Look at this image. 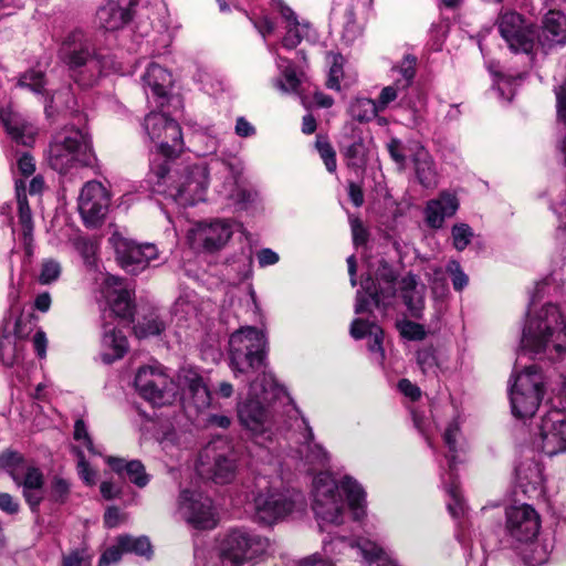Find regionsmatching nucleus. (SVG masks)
<instances>
[{"label": "nucleus", "instance_id": "obj_30", "mask_svg": "<svg viewBox=\"0 0 566 566\" xmlns=\"http://www.w3.org/2000/svg\"><path fill=\"white\" fill-rule=\"evenodd\" d=\"M25 186L22 180L15 181V192H17V203H18V217H19V227H20V240L23 244V248H30L33 241V221L32 213L29 207L27 195H25Z\"/></svg>", "mask_w": 566, "mask_h": 566}, {"label": "nucleus", "instance_id": "obj_41", "mask_svg": "<svg viewBox=\"0 0 566 566\" xmlns=\"http://www.w3.org/2000/svg\"><path fill=\"white\" fill-rule=\"evenodd\" d=\"M525 547L521 551L524 563L528 566H539L548 559L546 547L534 539L524 543Z\"/></svg>", "mask_w": 566, "mask_h": 566}, {"label": "nucleus", "instance_id": "obj_56", "mask_svg": "<svg viewBox=\"0 0 566 566\" xmlns=\"http://www.w3.org/2000/svg\"><path fill=\"white\" fill-rule=\"evenodd\" d=\"M473 237L472 229L465 223L455 224L452 228L454 248H465L472 244Z\"/></svg>", "mask_w": 566, "mask_h": 566}, {"label": "nucleus", "instance_id": "obj_28", "mask_svg": "<svg viewBox=\"0 0 566 566\" xmlns=\"http://www.w3.org/2000/svg\"><path fill=\"white\" fill-rule=\"evenodd\" d=\"M150 253H144V250H116V260L120 268L128 273L137 274L147 266H157L159 255L157 250H148Z\"/></svg>", "mask_w": 566, "mask_h": 566}, {"label": "nucleus", "instance_id": "obj_44", "mask_svg": "<svg viewBox=\"0 0 566 566\" xmlns=\"http://www.w3.org/2000/svg\"><path fill=\"white\" fill-rule=\"evenodd\" d=\"M108 242L113 245V248H155L154 243H137L133 238L129 237L128 230L126 228L119 229L117 227H113Z\"/></svg>", "mask_w": 566, "mask_h": 566}, {"label": "nucleus", "instance_id": "obj_25", "mask_svg": "<svg viewBox=\"0 0 566 566\" xmlns=\"http://www.w3.org/2000/svg\"><path fill=\"white\" fill-rule=\"evenodd\" d=\"M0 120L3 124L8 135L17 143L30 146L34 140L33 127L28 124L11 107H2L0 109Z\"/></svg>", "mask_w": 566, "mask_h": 566}, {"label": "nucleus", "instance_id": "obj_18", "mask_svg": "<svg viewBox=\"0 0 566 566\" xmlns=\"http://www.w3.org/2000/svg\"><path fill=\"white\" fill-rule=\"evenodd\" d=\"M539 430L541 449L545 454L553 457L566 452V417L562 411L545 415Z\"/></svg>", "mask_w": 566, "mask_h": 566}, {"label": "nucleus", "instance_id": "obj_63", "mask_svg": "<svg viewBox=\"0 0 566 566\" xmlns=\"http://www.w3.org/2000/svg\"><path fill=\"white\" fill-rule=\"evenodd\" d=\"M124 549L117 543L116 546L108 547L101 556L98 566H109L111 564L117 563L123 555Z\"/></svg>", "mask_w": 566, "mask_h": 566}, {"label": "nucleus", "instance_id": "obj_2", "mask_svg": "<svg viewBox=\"0 0 566 566\" xmlns=\"http://www.w3.org/2000/svg\"><path fill=\"white\" fill-rule=\"evenodd\" d=\"M61 53L74 81L83 87L95 84L103 73L116 70L114 59L97 52L93 41L81 30L65 38Z\"/></svg>", "mask_w": 566, "mask_h": 566}, {"label": "nucleus", "instance_id": "obj_60", "mask_svg": "<svg viewBox=\"0 0 566 566\" xmlns=\"http://www.w3.org/2000/svg\"><path fill=\"white\" fill-rule=\"evenodd\" d=\"M398 87L400 85H389L381 90L378 101L376 102V106L379 112H382L391 102H394L398 96Z\"/></svg>", "mask_w": 566, "mask_h": 566}, {"label": "nucleus", "instance_id": "obj_14", "mask_svg": "<svg viewBox=\"0 0 566 566\" xmlns=\"http://www.w3.org/2000/svg\"><path fill=\"white\" fill-rule=\"evenodd\" d=\"M497 25L501 36L513 52H532L537 36L532 22H527L515 11H507L500 15Z\"/></svg>", "mask_w": 566, "mask_h": 566}, {"label": "nucleus", "instance_id": "obj_47", "mask_svg": "<svg viewBox=\"0 0 566 566\" xmlns=\"http://www.w3.org/2000/svg\"><path fill=\"white\" fill-rule=\"evenodd\" d=\"M18 85L23 88H29L35 94H42L45 86L44 74L35 70L27 71L19 77Z\"/></svg>", "mask_w": 566, "mask_h": 566}, {"label": "nucleus", "instance_id": "obj_31", "mask_svg": "<svg viewBox=\"0 0 566 566\" xmlns=\"http://www.w3.org/2000/svg\"><path fill=\"white\" fill-rule=\"evenodd\" d=\"M107 463L119 476H126L138 488H145L149 482V475L139 460L127 461L123 458L109 457Z\"/></svg>", "mask_w": 566, "mask_h": 566}, {"label": "nucleus", "instance_id": "obj_21", "mask_svg": "<svg viewBox=\"0 0 566 566\" xmlns=\"http://www.w3.org/2000/svg\"><path fill=\"white\" fill-rule=\"evenodd\" d=\"M138 0H106L98 8L96 20L99 28L116 31L125 27L133 18V8Z\"/></svg>", "mask_w": 566, "mask_h": 566}, {"label": "nucleus", "instance_id": "obj_6", "mask_svg": "<svg viewBox=\"0 0 566 566\" xmlns=\"http://www.w3.org/2000/svg\"><path fill=\"white\" fill-rule=\"evenodd\" d=\"M268 339L256 327L245 326L229 338V366L235 377L249 379L266 366Z\"/></svg>", "mask_w": 566, "mask_h": 566}, {"label": "nucleus", "instance_id": "obj_23", "mask_svg": "<svg viewBox=\"0 0 566 566\" xmlns=\"http://www.w3.org/2000/svg\"><path fill=\"white\" fill-rule=\"evenodd\" d=\"M18 486H22V495L29 504L32 512H38L43 501L42 489L44 486V475L34 464L24 468L23 473L18 480L13 481Z\"/></svg>", "mask_w": 566, "mask_h": 566}, {"label": "nucleus", "instance_id": "obj_39", "mask_svg": "<svg viewBox=\"0 0 566 566\" xmlns=\"http://www.w3.org/2000/svg\"><path fill=\"white\" fill-rule=\"evenodd\" d=\"M376 280L378 281V290L384 297H394L396 294L395 282L397 274L395 270L384 261L379 262V266L375 270Z\"/></svg>", "mask_w": 566, "mask_h": 566}, {"label": "nucleus", "instance_id": "obj_10", "mask_svg": "<svg viewBox=\"0 0 566 566\" xmlns=\"http://www.w3.org/2000/svg\"><path fill=\"white\" fill-rule=\"evenodd\" d=\"M144 129L156 144L158 156L170 159L178 156L184 148L179 124L164 113L150 112L144 120Z\"/></svg>", "mask_w": 566, "mask_h": 566}, {"label": "nucleus", "instance_id": "obj_16", "mask_svg": "<svg viewBox=\"0 0 566 566\" xmlns=\"http://www.w3.org/2000/svg\"><path fill=\"white\" fill-rule=\"evenodd\" d=\"M506 531L518 543L535 539L539 532L541 521L537 512L527 504L511 506L506 510Z\"/></svg>", "mask_w": 566, "mask_h": 566}, {"label": "nucleus", "instance_id": "obj_64", "mask_svg": "<svg viewBox=\"0 0 566 566\" xmlns=\"http://www.w3.org/2000/svg\"><path fill=\"white\" fill-rule=\"evenodd\" d=\"M125 520V515L120 513L116 506H109L104 514V524L108 528L116 527Z\"/></svg>", "mask_w": 566, "mask_h": 566}, {"label": "nucleus", "instance_id": "obj_1", "mask_svg": "<svg viewBox=\"0 0 566 566\" xmlns=\"http://www.w3.org/2000/svg\"><path fill=\"white\" fill-rule=\"evenodd\" d=\"M208 176V168L202 164L172 167L168 159L157 158L150 164V180L155 190L184 207L205 200Z\"/></svg>", "mask_w": 566, "mask_h": 566}, {"label": "nucleus", "instance_id": "obj_57", "mask_svg": "<svg viewBox=\"0 0 566 566\" xmlns=\"http://www.w3.org/2000/svg\"><path fill=\"white\" fill-rule=\"evenodd\" d=\"M233 201L238 205L247 206L249 203H253L258 200L259 193L258 191L253 189H247L241 187H235L234 190H232L228 195Z\"/></svg>", "mask_w": 566, "mask_h": 566}, {"label": "nucleus", "instance_id": "obj_62", "mask_svg": "<svg viewBox=\"0 0 566 566\" xmlns=\"http://www.w3.org/2000/svg\"><path fill=\"white\" fill-rule=\"evenodd\" d=\"M350 221V228H352V234L355 245H363L367 241V230L364 227L363 222L358 218H352Z\"/></svg>", "mask_w": 566, "mask_h": 566}, {"label": "nucleus", "instance_id": "obj_54", "mask_svg": "<svg viewBox=\"0 0 566 566\" xmlns=\"http://www.w3.org/2000/svg\"><path fill=\"white\" fill-rule=\"evenodd\" d=\"M447 272L451 276L452 286L455 291L461 292L469 284V276L463 272L458 261H449Z\"/></svg>", "mask_w": 566, "mask_h": 566}, {"label": "nucleus", "instance_id": "obj_22", "mask_svg": "<svg viewBox=\"0 0 566 566\" xmlns=\"http://www.w3.org/2000/svg\"><path fill=\"white\" fill-rule=\"evenodd\" d=\"M143 87L147 98H153L157 107H163L167 99L168 90L171 86V74L159 64L151 63L142 77Z\"/></svg>", "mask_w": 566, "mask_h": 566}, {"label": "nucleus", "instance_id": "obj_33", "mask_svg": "<svg viewBox=\"0 0 566 566\" xmlns=\"http://www.w3.org/2000/svg\"><path fill=\"white\" fill-rule=\"evenodd\" d=\"M412 161L419 182L427 188L434 186L436 170L429 153L423 147L417 146Z\"/></svg>", "mask_w": 566, "mask_h": 566}, {"label": "nucleus", "instance_id": "obj_27", "mask_svg": "<svg viewBox=\"0 0 566 566\" xmlns=\"http://www.w3.org/2000/svg\"><path fill=\"white\" fill-rule=\"evenodd\" d=\"M536 38L547 46L564 44L566 42V17L564 13L558 10L548 11L543 19L542 33Z\"/></svg>", "mask_w": 566, "mask_h": 566}, {"label": "nucleus", "instance_id": "obj_48", "mask_svg": "<svg viewBox=\"0 0 566 566\" xmlns=\"http://www.w3.org/2000/svg\"><path fill=\"white\" fill-rule=\"evenodd\" d=\"M556 98L558 118L566 123V82L558 91H556ZM557 149L563 158L564 165L566 166V132L558 142Z\"/></svg>", "mask_w": 566, "mask_h": 566}, {"label": "nucleus", "instance_id": "obj_45", "mask_svg": "<svg viewBox=\"0 0 566 566\" xmlns=\"http://www.w3.org/2000/svg\"><path fill=\"white\" fill-rule=\"evenodd\" d=\"M416 56L409 54L403 57L398 66L394 67V70L401 75V78L396 81V85H400L401 88H407L412 83L416 74Z\"/></svg>", "mask_w": 566, "mask_h": 566}, {"label": "nucleus", "instance_id": "obj_34", "mask_svg": "<svg viewBox=\"0 0 566 566\" xmlns=\"http://www.w3.org/2000/svg\"><path fill=\"white\" fill-rule=\"evenodd\" d=\"M342 489L347 496L348 506L353 511L355 518L359 520L365 514V492L363 488L354 479L345 476L342 481Z\"/></svg>", "mask_w": 566, "mask_h": 566}, {"label": "nucleus", "instance_id": "obj_55", "mask_svg": "<svg viewBox=\"0 0 566 566\" xmlns=\"http://www.w3.org/2000/svg\"><path fill=\"white\" fill-rule=\"evenodd\" d=\"M343 56L337 54L333 56V63L329 67L326 86L331 90H340V78L343 77Z\"/></svg>", "mask_w": 566, "mask_h": 566}, {"label": "nucleus", "instance_id": "obj_19", "mask_svg": "<svg viewBox=\"0 0 566 566\" xmlns=\"http://www.w3.org/2000/svg\"><path fill=\"white\" fill-rule=\"evenodd\" d=\"M294 502L280 492L260 493L254 499L255 520L271 525L293 511Z\"/></svg>", "mask_w": 566, "mask_h": 566}, {"label": "nucleus", "instance_id": "obj_20", "mask_svg": "<svg viewBox=\"0 0 566 566\" xmlns=\"http://www.w3.org/2000/svg\"><path fill=\"white\" fill-rule=\"evenodd\" d=\"M102 296L111 307L109 315L128 318L133 316L134 304L132 294L123 287L122 280L114 275H106L101 285Z\"/></svg>", "mask_w": 566, "mask_h": 566}, {"label": "nucleus", "instance_id": "obj_42", "mask_svg": "<svg viewBox=\"0 0 566 566\" xmlns=\"http://www.w3.org/2000/svg\"><path fill=\"white\" fill-rule=\"evenodd\" d=\"M164 329L165 324L154 314L144 316L134 326V333L138 338L159 335Z\"/></svg>", "mask_w": 566, "mask_h": 566}, {"label": "nucleus", "instance_id": "obj_40", "mask_svg": "<svg viewBox=\"0 0 566 566\" xmlns=\"http://www.w3.org/2000/svg\"><path fill=\"white\" fill-rule=\"evenodd\" d=\"M70 494V481L60 475H54L50 481L48 500L54 504L63 505L67 502Z\"/></svg>", "mask_w": 566, "mask_h": 566}, {"label": "nucleus", "instance_id": "obj_52", "mask_svg": "<svg viewBox=\"0 0 566 566\" xmlns=\"http://www.w3.org/2000/svg\"><path fill=\"white\" fill-rule=\"evenodd\" d=\"M361 552L364 557L369 560V566H396L375 544L366 543L361 547Z\"/></svg>", "mask_w": 566, "mask_h": 566}, {"label": "nucleus", "instance_id": "obj_24", "mask_svg": "<svg viewBox=\"0 0 566 566\" xmlns=\"http://www.w3.org/2000/svg\"><path fill=\"white\" fill-rule=\"evenodd\" d=\"M179 381L189 405H192L198 411L210 406V391L197 371L191 369L182 370L179 375Z\"/></svg>", "mask_w": 566, "mask_h": 566}, {"label": "nucleus", "instance_id": "obj_5", "mask_svg": "<svg viewBox=\"0 0 566 566\" xmlns=\"http://www.w3.org/2000/svg\"><path fill=\"white\" fill-rule=\"evenodd\" d=\"M556 353L557 357L566 354V324L555 304H546L536 315L527 321L523 329L521 349L534 354Z\"/></svg>", "mask_w": 566, "mask_h": 566}, {"label": "nucleus", "instance_id": "obj_35", "mask_svg": "<svg viewBox=\"0 0 566 566\" xmlns=\"http://www.w3.org/2000/svg\"><path fill=\"white\" fill-rule=\"evenodd\" d=\"M276 65L282 71V76L274 81V86L282 93H298L301 80L292 64L286 59L277 56Z\"/></svg>", "mask_w": 566, "mask_h": 566}, {"label": "nucleus", "instance_id": "obj_9", "mask_svg": "<svg viewBox=\"0 0 566 566\" xmlns=\"http://www.w3.org/2000/svg\"><path fill=\"white\" fill-rule=\"evenodd\" d=\"M233 449L224 440L208 443L200 452L197 472L214 483L224 484L234 478L237 464Z\"/></svg>", "mask_w": 566, "mask_h": 566}, {"label": "nucleus", "instance_id": "obj_11", "mask_svg": "<svg viewBox=\"0 0 566 566\" xmlns=\"http://www.w3.org/2000/svg\"><path fill=\"white\" fill-rule=\"evenodd\" d=\"M269 541L265 537L243 528L231 530L222 542L221 553L226 560L241 566L266 552Z\"/></svg>", "mask_w": 566, "mask_h": 566}, {"label": "nucleus", "instance_id": "obj_50", "mask_svg": "<svg viewBox=\"0 0 566 566\" xmlns=\"http://www.w3.org/2000/svg\"><path fill=\"white\" fill-rule=\"evenodd\" d=\"M315 147L329 172L336 170V153L327 138L317 136Z\"/></svg>", "mask_w": 566, "mask_h": 566}, {"label": "nucleus", "instance_id": "obj_46", "mask_svg": "<svg viewBox=\"0 0 566 566\" xmlns=\"http://www.w3.org/2000/svg\"><path fill=\"white\" fill-rule=\"evenodd\" d=\"M417 364L424 375H436L438 360L436 349L432 346H424L417 352Z\"/></svg>", "mask_w": 566, "mask_h": 566}, {"label": "nucleus", "instance_id": "obj_43", "mask_svg": "<svg viewBox=\"0 0 566 566\" xmlns=\"http://www.w3.org/2000/svg\"><path fill=\"white\" fill-rule=\"evenodd\" d=\"M390 297H384L380 293V290L376 289L374 292L368 294H364L361 292H357L355 312L357 314L364 312H370L373 306L380 307L386 305V300Z\"/></svg>", "mask_w": 566, "mask_h": 566}, {"label": "nucleus", "instance_id": "obj_13", "mask_svg": "<svg viewBox=\"0 0 566 566\" xmlns=\"http://www.w3.org/2000/svg\"><path fill=\"white\" fill-rule=\"evenodd\" d=\"M111 205L108 190L96 180L86 182L78 196L77 209L86 228L96 229L104 223Z\"/></svg>", "mask_w": 566, "mask_h": 566}, {"label": "nucleus", "instance_id": "obj_59", "mask_svg": "<svg viewBox=\"0 0 566 566\" xmlns=\"http://www.w3.org/2000/svg\"><path fill=\"white\" fill-rule=\"evenodd\" d=\"M378 331L379 327L375 324H369L368 322L364 321V319H354L352 325H350V335L355 338V339H361L364 338L367 334L371 335L374 333V331Z\"/></svg>", "mask_w": 566, "mask_h": 566}, {"label": "nucleus", "instance_id": "obj_7", "mask_svg": "<svg viewBox=\"0 0 566 566\" xmlns=\"http://www.w3.org/2000/svg\"><path fill=\"white\" fill-rule=\"evenodd\" d=\"M187 243L195 248H222L227 243L240 244L243 248H252L258 243L256 239L248 233L242 224L232 221L217 220L209 224H190L186 231Z\"/></svg>", "mask_w": 566, "mask_h": 566}, {"label": "nucleus", "instance_id": "obj_38", "mask_svg": "<svg viewBox=\"0 0 566 566\" xmlns=\"http://www.w3.org/2000/svg\"><path fill=\"white\" fill-rule=\"evenodd\" d=\"M378 113L379 109L376 106V101L371 98H355L349 105L350 116L360 123L370 122L378 115Z\"/></svg>", "mask_w": 566, "mask_h": 566}, {"label": "nucleus", "instance_id": "obj_15", "mask_svg": "<svg viewBox=\"0 0 566 566\" xmlns=\"http://www.w3.org/2000/svg\"><path fill=\"white\" fill-rule=\"evenodd\" d=\"M135 387L146 400L154 405H164L167 392L172 389V381L160 367L144 366L136 374Z\"/></svg>", "mask_w": 566, "mask_h": 566}, {"label": "nucleus", "instance_id": "obj_37", "mask_svg": "<svg viewBox=\"0 0 566 566\" xmlns=\"http://www.w3.org/2000/svg\"><path fill=\"white\" fill-rule=\"evenodd\" d=\"M117 543L125 553H134L146 558L153 555V547L147 536L133 537L130 535H120Z\"/></svg>", "mask_w": 566, "mask_h": 566}, {"label": "nucleus", "instance_id": "obj_49", "mask_svg": "<svg viewBox=\"0 0 566 566\" xmlns=\"http://www.w3.org/2000/svg\"><path fill=\"white\" fill-rule=\"evenodd\" d=\"M345 157L348 160V165L352 167H360L366 161L367 148L361 138L353 142L346 147Z\"/></svg>", "mask_w": 566, "mask_h": 566}, {"label": "nucleus", "instance_id": "obj_36", "mask_svg": "<svg viewBox=\"0 0 566 566\" xmlns=\"http://www.w3.org/2000/svg\"><path fill=\"white\" fill-rule=\"evenodd\" d=\"M29 463L22 453L8 449L0 454V469L4 470L11 479L18 480Z\"/></svg>", "mask_w": 566, "mask_h": 566}, {"label": "nucleus", "instance_id": "obj_8", "mask_svg": "<svg viewBox=\"0 0 566 566\" xmlns=\"http://www.w3.org/2000/svg\"><path fill=\"white\" fill-rule=\"evenodd\" d=\"M544 396V377L536 365L520 373L510 389L512 412L516 418H531L537 411Z\"/></svg>", "mask_w": 566, "mask_h": 566}, {"label": "nucleus", "instance_id": "obj_32", "mask_svg": "<svg viewBox=\"0 0 566 566\" xmlns=\"http://www.w3.org/2000/svg\"><path fill=\"white\" fill-rule=\"evenodd\" d=\"M102 344L105 348L112 349V353H103L102 359L106 364H111L116 359H120L128 350V342L126 336L116 328H109L107 323L103 324Z\"/></svg>", "mask_w": 566, "mask_h": 566}, {"label": "nucleus", "instance_id": "obj_3", "mask_svg": "<svg viewBox=\"0 0 566 566\" xmlns=\"http://www.w3.org/2000/svg\"><path fill=\"white\" fill-rule=\"evenodd\" d=\"M45 158L48 165L61 175L91 167L96 161L88 132L74 125L63 127L52 137Z\"/></svg>", "mask_w": 566, "mask_h": 566}, {"label": "nucleus", "instance_id": "obj_12", "mask_svg": "<svg viewBox=\"0 0 566 566\" xmlns=\"http://www.w3.org/2000/svg\"><path fill=\"white\" fill-rule=\"evenodd\" d=\"M313 511L323 522L340 524L344 501L338 492L337 483L327 474H318L314 479Z\"/></svg>", "mask_w": 566, "mask_h": 566}, {"label": "nucleus", "instance_id": "obj_17", "mask_svg": "<svg viewBox=\"0 0 566 566\" xmlns=\"http://www.w3.org/2000/svg\"><path fill=\"white\" fill-rule=\"evenodd\" d=\"M180 510L186 521L196 528L216 526L212 501L208 496L185 490L180 493Z\"/></svg>", "mask_w": 566, "mask_h": 566}, {"label": "nucleus", "instance_id": "obj_58", "mask_svg": "<svg viewBox=\"0 0 566 566\" xmlns=\"http://www.w3.org/2000/svg\"><path fill=\"white\" fill-rule=\"evenodd\" d=\"M387 148L392 160L400 169H403L406 167L407 156L402 143L397 138H392L388 143Z\"/></svg>", "mask_w": 566, "mask_h": 566}, {"label": "nucleus", "instance_id": "obj_26", "mask_svg": "<svg viewBox=\"0 0 566 566\" xmlns=\"http://www.w3.org/2000/svg\"><path fill=\"white\" fill-rule=\"evenodd\" d=\"M459 208L454 195L443 192L438 199L430 200L426 207V221L431 228H441L444 219L452 217Z\"/></svg>", "mask_w": 566, "mask_h": 566}, {"label": "nucleus", "instance_id": "obj_61", "mask_svg": "<svg viewBox=\"0 0 566 566\" xmlns=\"http://www.w3.org/2000/svg\"><path fill=\"white\" fill-rule=\"evenodd\" d=\"M74 439L80 441L83 440L84 446L88 451L94 452V444L88 434L84 420L77 419L74 424Z\"/></svg>", "mask_w": 566, "mask_h": 566}, {"label": "nucleus", "instance_id": "obj_53", "mask_svg": "<svg viewBox=\"0 0 566 566\" xmlns=\"http://www.w3.org/2000/svg\"><path fill=\"white\" fill-rule=\"evenodd\" d=\"M398 327L400 335L408 340H422L427 336L423 325L412 321H403Z\"/></svg>", "mask_w": 566, "mask_h": 566}, {"label": "nucleus", "instance_id": "obj_51", "mask_svg": "<svg viewBox=\"0 0 566 566\" xmlns=\"http://www.w3.org/2000/svg\"><path fill=\"white\" fill-rule=\"evenodd\" d=\"M61 272V264L53 259H48L42 262L38 280L42 285H48L55 282L60 277Z\"/></svg>", "mask_w": 566, "mask_h": 566}, {"label": "nucleus", "instance_id": "obj_29", "mask_svg": "<svg viewBox=\"0 0 566 566\" xmlns=\"http://www.w3.org/2000/svg\"><path fill=\"white\" fill-rule=\"evenodd\" d=\"M401 297L410 315L421 318L424 304V286H419L416 275L408 274L399 282Z\"/></svg>", "mask_w": 566, "mask_h": 566}, {"label": "nucleus", "instance_id": "obj_4", "mask_svg": "<svg viewBox=\"0 0 566 566\" xmlns=\"http://www.w3.org/2000/svg\"><path fill=\"white\" fill-rule=\"evenodd\" d=\"M282 388L269 373L258 375L250 382L249 396L238 406L241 424L254 437L270 433L273 427V413L270 403L279 398Z\"/></svg>", "mask_w": 566, "mask_h": 566}]
</instances>
